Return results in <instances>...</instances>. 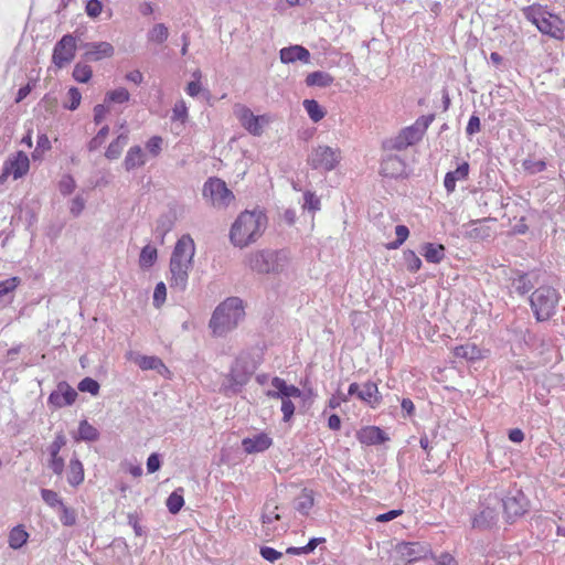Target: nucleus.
Here are the masks:
<instances>
[{
  "label": "nucleus",
  "mask_w": 565,
  "mask_h": 565,
  "mask_svg": "<svg viewBox=\"0 0 565 565\" xmlns=\"http://www.w3.org/2000/svg\"><path fill=\"white\" fill-rule=\"evenodd\" d=\"M341 159L339 148H331L329 146H318L308 157V163L312 169L331 171L333 170Z\"/></svg>",
  "instance_id": "obj_11"
},
{
  "label": "nucleus",
  "mask_w": 565,
  "mask_h": 565,
  "mask_svg": "<svg viewBox=\"0 0 565 565\" xmlns=\"http://www.w3.org/2000/svg\"><path fill=\"white\" fill-rule=\"evenodd\" d=\"M505 521L513 523L518 518L524 515L530 507V501L519 488H512L501 499Z\"/></svg>",
  "instance_id": "obj_9"
},
{
  "label": "nucleus",
  "mask_w": 565,
  "mask_h": 565,
  "mask_svg": "<svg viewBox=\"0 0 565 565\" xmlns=\"http://www.w3.org/2000/svg\"><path fill=\"white\" fill-rule=\"evenodd\" d=\"M436 565H458V562L451 554L444 552L436 557Z\"/></svg>",
  "instance_id": "obj_64"
},
{
  "label": "nucleus",
  "mask_w": 565,
  "mask_h": 565,
  "mask_svg": "<svg viewBox=\"0 0 565 565\" xmlns=\"http://www.w3.org/2000/svg\"><path fill=\"white\" fill-rule=\"evenodd\" d=\"M41 497L42 500L51 508H60L64 503L57 492L51 489H42Z\"/></svg>",
  "instance_id": "obj_46"
},
{
  "label": "nucleus",
  "mask_w": 565,
  "mask_h": 565,
  "mask_svg": "<svg viewBox=\"0 0 565 565\" xmlns=\"http://www.w3.org/2000/svg\"><path fill=\"white\" fill-rule=\"evenodd\" d=\"M262 362V354L259 350H246L242 351L235 359L231 367V380L233 385L244 386L248 384L250 377L255 373V370Z\"/></svg>",
  "instance_id": "obj_8"
},
{
  "label": "nucleus",
  "mask_w": 565,
  "mask_h": 565,
  "mask_svg": "<svg viewBox=\"0 0 565 565\" xmlns=\"http://www.w3.org/2000/svg\"><path fill=\"white\" fill-rule=\"evenodd\" d=\"M434 119V114L418 117L413 125L405 127L396 137L386 141V147L388 149L401 151L409 146L416 145L423 139L426 130Z\"/></svg>",
  "instance_id": "obj_7"
},
{
  "label": "nucleus",
  "mask_w": 565,
  "mask_h": 565,
  "mask_svg": "<svg viewBox=\"0 0 565 565\" xmlns=\"http://www.w3.org/2000/svg\"><path fill=\"white\" fill-rule=\"evenodd\" d=\"M302 105H303V108L306 109L309 118L313 122L320 121L326 116L324 109L315 99H305Z\"/></svg>",
  "instance_id": "obj_37"
},
{
  "label": "nucleus",
  "mask_w": 565,
  "mask_h": 565,
  "mask_svg": "<svg viewBox=\"0 0 565 565\" xmlns=\"http://www.w3.org/2000/svg\"><path fill=\"white\" fill-rule=\"evenodd\" d=\"M234 114L241 125L254 136H260L263 134V124L268 122L265 116H255L253 111L244 105H235Z\"/></svg>",
  "instance_id": "obj_14"
},
{
  "label": "nucleus",
  "mask_w": 565,
  "mask_h": 565,
  "mask_svg": "<svg viewBox=\"0 0 565 565\" xmlns=\"http://www.w3.org/2000/svg\"><path fill=\"white\" fill-rule=\"evenodd\" d=\"M75 186H76V184H75L74 179L68 174L64 175L58 183L60 192L63 195L71 194L75 190Z\"/></svg>",
  "instance_id": "obj_57"
},
{
  "label": "nucleus",
  "mask_w": 565,
  "mask_h": 565,
  "mask_svg": "<svg viewBox=\"0 0 565 565\" xmlns=\"http://www.w3.org/2000/svg\"><path fill=\"white\" fill-rule=\"evenodd\" d=\"M477 221L471 222L468 226L469 228L466 231V236L472 239H482L488 236L487 230L484 227L476 226Z\"/></svg>",
  "instance_id": "obj_53"
},
{
  "label": "nucleus",
  "mask_w": 565,
  "mask_h": 565,
  "mask_svg": "<svg viewBox=\"0 0 565 565\" xmlns=\"http://www.w3.org/2000/svg\"><path fill=\"white\" fill-rule=\"evenodd\" d=\"M402 168L403 161L396 156H390L382 162L381 171L384 175L396 177Z\"/></svg>",
  "instance_id": "obj_34"
},
{
  "label": "nucleus",
  "mask_w": 565,
  "mask_h": 565,
  "mask_svg": "<svg viewBox=\"0 0 565 565\" xmlns=\"http://www.w3.org/2000/svg\"><path fill=\"white\" fill-rule=\"evenodd\" d=\"M93 71L89 65L77 63L73 70V77L79 83H87L92 77Z\"/></svg>",
  "instance_id": "obj_44"
},
{
  "label": "nucleus",
  "mask_w": 565,
  "mask_h": 565,
  "mask_svg": "<svg viewBox=\"0 0 565 565\" xmlns=\"http://www.w3.org/2000/svg\"><path fill=\"white\" fill-rule=\"evenodd\" d=\"M21 282L19 277H11L0 281V308H3L7 302L3 300L6 296L12 292Z\"/></svg>",
  "instance_id": "obj_41"
},
{
  "label": "nucleus",
  "mask_w": 565,
  "mask_h": 565,
  "mask_svg": "<svg viewBox=\"0 0 565 565\" xmlns=\"http://www.w3.org/2000/svg\"><path fill=\"white\" fill-rule=\"evenodd\" d=\"M157 258V248L151 245H146L140 252L139 265L141 268H150L154 265Z\"/></svg>",
  "instance_id": "obj_38"
},
{
  "label": "nucleus",
  "mask_w": 565,
  "mask_h": 565,
  "mask_svg": "<svg viewBox=\"0 0 565 565\" xmlns=\"http://www.w3.org/2000/svg\"><path fill=\"white\" fill-rule=\"evenodd\" d=\"M77 398V391H52L47 403L54 408L72 405Z\"/></svg>",
  "instance_id": "obj_25"
},
{
  "label": "nucleus",
  "mask_w": 565,
  "mask_h": 565,
  "mask_svg": "<svg viewBox=\"0 0 565 565\" xmlns=\"http://www.w3.org/2000/svg\"><path fill=\"white\" fill-rule=\"evenodd\" d=\"M396 239L387 244L388 249H397L404 244L409 235V230L405 225H397L395 227Z\"/></svg>",
  "instance_id": "obj_45"
},
{
  "label": "nucleus",
  "mask_w": 565,
  "mask_h": 565,
  "mask_svg": "<svg viewBox=\"0 0 565 565\" xmlns=\"http://www.w3.org/2000/svg\"><path fill=\"white\" fill-rule=\"evenodd\" d=\"M358 438L365 445H380L388 440L385 431L375 426H369L361 429L358 434Z\"/></svg>",
  "instance_id": "obj_24"
},
{
  "label": "nucleus",
  "mask_w": 565,
  "mask_h": 565,
  "mask_svg": "<svg viewBox=\"0 0 565 565\" xmlns=\"http://www.w3.org/2000/svg\"><path fill=\"white\" fill-rule=\"evenodd\" d=\"M103 11V3L100 0H88L85 7V12L89 18H97Z\"/></svg>",
  "instance_id": "obj_59"
},
{
  "label": "nucleus",
  "mask_w": 565,
  "mask_h": 565,
  "mask_svg": "<svg viewBox=\"0 0 565 565\" xmlns=\"http://www.w3.org/2000/svg\"><path fill=\"white\" fill-rule=\"evenodd\" d=\"M66 444V438L63 435V433H60L55 436L52 444L49 446V454L51 457H56V455H60V451L62 447H64Z\"/></svg>",
  "instance_id": "obj_55"
},
{
  "label": "nucleus",
  "mask_w": 565,
  "mask_h": 565,
  "mask_svg": "<svg viewBox=\"0 0 565 565\" xmlns=\"http://www.w3.org/2000/svg\"><path fill=\"white\" fill-rule=\"evenodd\" d=\"M279 56L284 64H290L297 61L305 64L310 62V52L302 45L282 47L279 52Z\"/></svg>",
  "instance_id": "obj_18"
},
{
  "label": "nucleus",
  "mask_w": 565,
  "mask_h": 565,
  "mask_svg": "<svg viewBox=\"0 0 565 565\" xmlns=\"http://www.w3.org/2000/svg\"><path fill=\"white\" fill-rule=\"evenodd\" d=\"M60 521L64 526H73L76 524L77 513L73 508L65 505L64 503L58 508Z\"/></svg>",
  "instance_id": "obj_42"
},
{
  "label": "nucleus",
  "mask_w": 565,
  "mask_h": 565,
  "mask_svg": "<svg viewBox=\"0 0 565 565\" xmlns=\"http://www.w3.org/2000/svg\"><path fill=\"white\" fill-rule=\"evenodd\" d=\"M146 153L140 146H132L128 149L122 166L127 172L146 164Z\"/></svg>",
  "instance_id": "obj_23"
},
{
  "label": "nucleus",
  "mask_w": 565,
  "mask_h": 565,
  "mask_svg": "<svg viewBox=\"0 0 565 565\" xmlns=\"http://www.w3.org/2000/svg\"><path fill=\"white\" fill-rule=\"evenodd\" d=\"M522 166L530 174H536L546 169V162L544 160L525 159Z\"/></svg>",
  "instance_id": "obj_51"
},
{
  "label": "nucleus",
  "mask_w": 565,
  "mask_h": 565,
  "mask_svg": "<svg viewBox=\"0 0 565 565\" xmlns=\"http://www.w3.org/2000/svg\"><path fill=\"white\" fill-rule=\"evenodd\" d=\"M167 297V287L164 282L160 281L156 285L154 291H153V305L156 307H160Z\"/></svg>",
  "instance_id": "obj_58"
},
{
  "label": "nucleus",
  "mask_w": 565,
  "mask_h": 565,
  "mask_svg": "<svg viewBox=\"0 0 565 565\" xmlns=\"http://www.w3.org/2000/svg\"><path fill=\"white\" fill-rule=\"evenodd\" d=\"M267 226V217L262 211H244L233 223L230 239L234 246L246 247L255 243Z\"/></svg>",
  "instance_id": "obj_2"
},
{
  "label": "nucleus",
  "mask_w": 565,
  "mask_h": 565,
  "mask_svg": "<svg viewBox=\"0 0 565 565\" xmlns=\"http://www.w3.org/2000/svg\"><path fill=\"white\" fill-rule=\"evenodd\" d=\"M161 467L160 455L157 452L151 454L147 459V470L149 473L158 471Z\"/></svg>",
  "instance_id": "obj_62"
},
{
  "label": "nucleus",
  "mask_w": 565,
  "mask_h": 565,
  "mask_svg": "<svg viewBox=\"0 0 565 565\" xmlns=\"http://www.w3.org/2000/svg\"><path fill=\"white\" fill-rule=\"evenodd\" d=\"M85 50L84 58L88 62H97L114 55V46L109 42H88L82 45Z\"/></svg>",
  "instance_id": "obj_16"
},
{
  "label": "nucleus",
  "mask_w": 565,
  "mask_h": 565,
  "mask_svg": "<svg viewBox=\"0 0 565 565\" xmlns=\"http://www.w3.org/2000/svg\"><path fill=\"white\" fill-rule=\"evenodd\" d=\"M334 78L327 72L316 71L309 73L305 79L308 87H328L333 83Z\"/></svg>",
  "instance_id": "obj_28"
},
{
  "label": "nucleus",
  "mask_w": 565,
  "mask_h": 565,
  "mask_svg": "<svg viewBox=\"0 0 565 565\" xmlns=\"http://www.w3.org/2000/svg\"><path fill=\"white\" fill-rule=\"evenodd\" d=\"M49 467L55 475L61 476L65 467L64 459L60 455H56V457H51Z\"/></svg>",
  "instance_id": "obj_61"
},
{
  "label": "nucleus",
  "mask_w": 565,
  "mask_h": 565,
  "mask_svg": "<svg viewBox=\"0 0 565 565\" xmlns=\"http://www.w3.org/2000/svg\"><path fill=\"white\" fill-rule=\"evenodd\" d=\"M313 507L312 491L303 489L295 501V509L302 515H308Z\"/></svg>",
  "instance_id": "obj_33"
},
{
  "label": "nucleus",
  "mask_w": 565,
  "mask_h": 565,
  "mask_svg": "<svg viewBox=\"0 0 565 565\" xmlns=\"http://www.w3.org/2000/svg\"><path fill=\"white\" fill-rule=\"evenodd\" d=\"M498 520V513L494 508L482 507L478 514L472 519V527L479 531L491 529Z\"/></svg>",
  "instance_id": "obj_20"
},
{
  "label": "nucleus",
  "mask_w": 565,
  "mask_h": 565,
  "mask_svg": "<svg viewBox=\"0 0 565 565\" xmlns=\"http://www.w3.org/2000/svg\"><path fill=\"white\" fill-rule=\"evenodd\" d=\"M488 351L482 350L477 344L467 342L462 345L454 348V355L456 358L465 359L473 362L486 358Z\"/></svg>",
  "instance_id": "obj_21"
},
{
  "label": "nucleus",
  "mask_w": 565,
  "mask_h": 565,
  "mask_svg": "<svg viewBox=\"0 0 565 565\" xmlns=\"http://www.w3.org/2000/svg\"><path fill=\"white\" fill-rule=\"evenodd\" d=\"M99 431L93 425H90L86 419L79 422L77 436H75L76 440L83 441H96L99 439Z\"/></svg>",
  "instance_id": "obj_30"
},
{
  "label": "nucleus",
  "mask_w": 565,
  "mask_h": 565,
  "mask_svg": "<svg viewBox=\"0 0 565 565\" xmlns=\"http://www.w3.org/2000/svg\"><path fill=\"white\" fill-rule=\"evenodd\" d=\"M404 264L411 273H416L422 267V260L412 249H407L403 254Z\"/></svg>",
  "instance_id": "obj_43"
},
{
  "label": "nucleus",
  "mask_w": 565,
  "mask_h": 565,
  "mask_svg": "<svg viewBox=\"0 0 565 565\" xmlns=\"http://www.w3.org/2000/svg\"><path fill=\"white\" fill-rule=\"evenodd\" d=\"M28 537V532L21 525L14 526L9 534V545L11 548L18 550L26 543Z\"/></svg>",
  "instance_id": "obj_36"
},
{
  "label": "nucleus",
  "mask_w": 565,
  "mask_h": 565,
  "mask_svg": "<svg viewBox=\"0 0 565 565\" xmlns=\"http://www.w3.org/2000/svg\"><path fill=\"white\" fill-rule=\"evenodd\" d=\"M67 96H68L70 103L66 104L65 107L70 110H75L81 104V99H82L81 92L76 87H72L68 89Z\"/></svg>",
  "instance_id": "obj_56"
},
{
  "label": "nucleus",
  "mask_w": 565,
  "mask_h": 565,
  "mask_svg": "<svg viewBox=\"0 0 565 565\" xmlns=\"http://www.w3.org/2000/svg\"><path fill=\"white\" fill-rule=\"evenodd\" d=\"M163 139L160 136L151 137L147 143L146 149L152 157H158L162 150Z\"/></svg>",
  "instance_id": "obj_52"
},
{
  "label": "nucleus",
  "mask_w": 565,
  "mask_h": 565,
  "mask_svg": "<svg viewBox=\"0 0 565 565\" xmlns=\"http://www.w3.org/2000/svg\"><path fill=\"white\" fill-rule=\"evenodd\" d=\"M511 285L519 295L524 296L534 288L536 280L532 279L529 274H520L512 279Z\"/></svg>",
  "instance_id": "obj_31"
},
{
  "label": "nucleus",
  "mask_w": 565,
  "mask_h": 565,
  "mask_svg": "<svg viewBox=\"0 0 565 565\" xmlns=\"http://www.w3.org/2000/svg\"><path fill=\"white\" fill-rule=\"evenodd\" d=\"M246 265L258 274H279L288 265L289 257L285 250H258L246 257Z\"/></svg>",
  "instance_id": "obj_6"
},
{
  "label": "nucleus",
  "mask_w": 565,
  "mask_h": 565,
  "mask_svg": "<svg viewBox=\"0 0 565 565\" xmlns=\"http://www.w3.org/2000/svg\"><path fill=\"white\" fill-rule=\"evenodd\" d=\"M398 552L408 559V562H413L419 559L424 556L425 551L424 547L418 542H406L398 545Z\"/></svg>",
  "instance_id": "obj_27"
},
{
  "label": "nucleus",
  "mask_w": 565,
  "mask_h": 565,
  "mask_svg": "<svg viewBox=\"0 0 565 565\" xmlns=\"http://www.w3.org/2000/svg\"><path fill=\"white\" fill-rule=\"evenodd\" d=\"M203 196L214 207L224 209L234 200L233 192L220 178H209L203 185Z\"/></svg>",
  "instance_id": "obj_10"
},
{
  "label": "nucleus",
  "mask_w": 565,
  "mask_h": 565,
  "mask_svg": "<svg viewBox=\"0 0 565 565\" xmlns=\"http://www.w3.org/2000/svg\"><path fill=\"white\" fill-rule=\"evenodd\" d=\"M259 553L264 559L270 563L276 562L282 556L280 552L270 546H262Z\"/></svg>",
  "instance_id": "obj_60"
},
{
  "label": "nucleus",
  "mask_w": 565,
  "mask_h": 565,
  "mask_svg": "<svg viewBox=\"0 0 565 565\" xmlns=\"http://www.w3.org/2000/svg\"><path fill=\"white\" fill-rule=\"evenodd\" d=\"M257 385L259 386H266L268 384H271L274 386V388H278V390H285V388H289V390H294V388H297L295 385H287L286 382L277 376H274V377H270L269 375L267 374H258L255 379Z\"/></svg>",
  "instance_id": "obj_39"
},
{
  "label": "nucleus",
  "mask_w": 565,
  "mask_h": 565,
  "mask_svg": "<svg viewBox=\"0 0 565 565\" xmlns=\"http://www.w3.org/2000/svg\"><path fill=\"white\" fill-rule=\"evenodd\" d=\"M167 509L171 514H177L184 505L183 489H175L167 499Z\"/></svg>",
  "instance_id": "obj_35"
},
{
  "label": "nucleus",
  "mask_w": 565,
  "mask_h": 565,
  "mask_svg": "<svg viewBox=\"0 0 565 565\" xmlns=\"http://www.w3.org/2000/svg\"><path fill=\"white\" fill-rule=\"evenodd\" d=\"M523 13L541 33L556 40H563L565 38V21L548 12L543 6L532 4L525 7Z\"/></svg>",
  "instance_id": "obj_4"
},
{
  "label": "nucleus",
  "mask_w": 565,
  "mask_h": 565,
  "mask_svg": "<svg viewBox=\"0 0 565 565\" xmlns=\"http://www.w3.org/2000/svg\"><path fill=\"white\" fill-rule=\"evenodd\" d=\"M423 255L428 263L439 264L445 257V247L441 244L426 243Z\"/></svg>",
  "instance_id": "obj_29"
},
{
  "label": "nucleus",
  "mask_w": 565,
  "mask_h": 565,
  "mask_svg": "<svg viewBox=\"0 0 565 565\" xmlns=\"http://www.w3.org/2000/svg\"><path fill=\"white\" fill-rule=\"evenodd\" d=\"M273 445V439L265 433H259L253 437L244 438L243 449L247 454L263 452Z\"/></svg>",
  "instance_id": "obj_19"
},
{
  "label": "nucleus",
  "mask_w": 565,
  "mask_h": 565,
  "mask_svg": "<svg viewBox=\"0 0 565 565\" xmlns=\"http://www.w3.org/2000/svg\"><path fill=\"white\" fill-rule=\"evenodd\" d=\"M67 481L72 487H77L84 481V467L76 456L70 460Z\"/></svg>",
  "instance_id": "obj_26"
},
{
  "label": "nucleus",
  "mask_w": 565,
  "mask_h": 565,
  "mask_svg": "<svg viewBox=\"0 0 565 565\" xmlns=\"http://www.w3.org/2000/svg\"><path fill=\"white\" fill-rule=\"evenodd\" d=\"M128 361L136 364L142 371H156L163 377H168L170 374L169 369L164 365L162 360L154 355H143L137 351H129L126 354Z\"/></svg>",
  "instance_id": "obj_13"
},
{
  "label": "nucleus",
  "mask_w": 565,
  "mask_h": 565,
  "mask_svg": "<svg viewBox=\"0 0 565 565\" xmlns=\"http://www.w3.org/2000/svg\"><path fill=\"white\" fill-rule=\"evenodd\" d=\"M30 169V160L23 151H18L13 157L9 158L2 169L0 182H3L9 175L19 179L26 174Z\"/></svg>",
  "instance_id": "obj_15"
},
{
  "label": "nucleus",
  "mask_w": 565,
  "mask_h": 565,
  "mask_svg": "<svg viewBox=\"0 0 565 565\" xmlns=\"http://www.w3.org/2000/svg\"><path fill=\"white\" fill-rule=\"evenodd\" d=\"M76 52V39L72 34H65L54 46L52 61L57 67L71 63Z\"/></svg>",
  "instance_id": "obj_12"
},
{
  "label": "nucleus",
  "mask_w": 565,
  "mask_h": 565,
  "mask_svg": "<svg viewBox=\"0 0 565 565\" xmlns=\"http://www.w3.org/2000/svg\"><path fill=\"white\" fill-rule=\"evenodd\" d=\"M469 170V163L467 161H463L462 163L458 164L456 170L446 173L444 179V185L447 193H452L456 190L457 181L466 180L468 178Z\"/></svg>",
  "instance_id": "obj_22"
},
{
  "label": "nucleus",
  "mask_w": 565,
  "mask_h": 565,
  "mask_svg": "<svg viewBox=\"0 0 565 565\" xmlns=\"http://www.w3.org/2000/svg\"><path fill=\"white\" fill-rule=\"evenodd\" d=\"M480 118L477 115H472L469 118L468 125L466 127V132L468 136H473L475 134L480 131Z\"/></svg>",
  "instance_id": "obj_63"
},
{
  "label": "nucleus",
  "mask_w": 565,
  "mask_h": 565,
  "mask_svg": "<svg viewBox=\"0 0 565 565\" xmlns=\"http://www.w3.org/2000/svg\"><path fill=\"white\" fill-rule=\"evenodd\" d=\"M188 119V107L184 103V100H178L173 108H172V121H181L182 124L185 122Z\"/></svg>",
  "instance_id": "obj_47"
},
{
  "label": "nucleus",
  "mask_w": 565,
  "mask_h": 565,
  "mask_svg": "<svg viewBox=\"0 0 565 565\" xmlns=\"http://www.w3.org/2000/svg\"><path fill=\"white\" fill-rule=\"evenodd\" d=\"M559 299L561 295L554 287H537L529 297L535 320L537 322L548 321L556 313Z\"/></svg>",
  "instance_id": "obj_5"
},
{
  "label": "nucleus",
  "mask_w": 565,
  "mask_h": 565,
  "mask_svg": "<svg viewBox=\"0 0 565 565\" xmlns=\"http://www.w3.org/2000/svg\"><path fill=\"white\" fill-rule=\"evenodd\" d=\"M194 255L193 238L188 234L182 235L175 243L169 264V286L172 290L183 292L186 289Z\"/></svg>",
  "instance_id": "obj_1"
},
{
  "label": "nucleus",
  "mask_w": 565,
  "mask_h": 565,
  "mask_svg": "<svg viewBox=\"0 0 565 565\" xmlns=\"http://www.w3.org/2000/svg\"><path fill=\"white\" fill-rule=\"evenodd\" d=\"M303 199L305 209L309 210L310 212H316L320 210V200L315 193L307 191L303 195Z\"/></svg>",
  "instance_id": "obj_54"
},
{
  "label": "nucleus",
  "mask_w": 565,
  "mask_h": 565,
  "mask_svg": "<svg viewBox=\"0 0 565 565\" xmlns=\"http://www.w3.org/2000/svg\"><path fill=\"white\" fill-rule=\"evenodd\" d=\"M128 142L127 134H120L106 149L105 157L108 160H116L120 157L122 149Z\"/></svg>",
  "instance_id": "obj_32"
},
{
  "label": "nucleus",
  "mask_w": 565,
  "mask_h": 565,
  "mask_svg": "<svg viewBox=\"0 0 565 565\" xmlns=\"http://www.w3.org/2000/svg\"><path fill=\"white\" fill-rule=\"evenodd\" d=\"M306 391H267L268 396L281 399V412L284 422H289L295 413V405L291 397H302Z\"/></svg>",
  "instance_id": "obj_17"
},
{
  "label": "nucleus",
  "mask_w": 565,
  "mask_h": 565,
  "mask_svg": "<svg viewBox=\"0 0 565 565\" xmlns=\"http://www.w3.org/2000/svg\"><path fill=\"white\" fill-rule=\"evenodd\" d=\"M169 36V30L163 23H157L149 30L147 38L150 42L163 43Z\"/></svg>",
  "instance_id": "obj_40"
},
{
  "label": "nucleus",
  "mask_w": 565,
  "mask_h": 565,
  "mask_svg": "<svg viewBox=\"0 0 565 565\" xmlns=\"http://www.w3.org/2000/svg\"><path fill=\"white\" fill-rule=\"evenodd\" d=\"M380 391H348V395L358 394V397L371 405L376 404L381 399Z\"/></svg>",
  "instance_id": "obj_50"
},
{
  "label": "nucleus",
  "mask_w": 565,
  "mask_h": 565,
  "mask_svg": "<svg viewBox=\"0 0 565 565\" xmlns=\"http://www.w3.org/2000/svg\"><path fill=\"white\" fill-rule=\"evenodd\" d=\"M129 98H130V94L124 87H119L117 89L110 90L106 95V99L108 102L118 103V104L126 103L129 100Z\"/></svg>",
  "instance_id": "obj_48"
},
{
  "label": "nucleus",
  "mask_w": 565,
  "mask_h": 565,
  "mask_svg": "<svg viewBox=\"0 0 565 565\" xmlns=\"http://www.w3.org/2000/svg\"><path fill=\"white\" fill-rule=\"evenodd\" d=\"M109 134V127L107 125L103 126L96 136L88 142L87 148L89 151L97 150L105 141Z\"/></svg>",
  "instance_id": "obj_49"
},
{
  "label": "nucleus",
  "mask_w": 565,
  "mask_h": 565,
  "mask_svg": "<svg viewBox=\"0 0 565 565\" xmlns=\"http://www.w3.org/2000/svg\"><path fill=\"white\" fill-rule=\"evenodd\" d=\"M244 316L242 299L230 297L215 308L209 326L214 335H224L235 329Z\"/></svg>",
  "instance_id": "obj_3"
}]
</instances>
